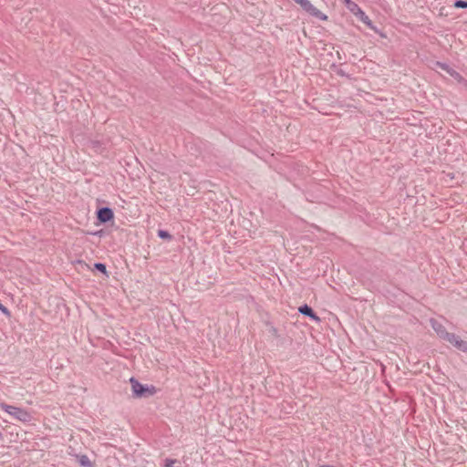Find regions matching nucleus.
<instances>
[{
  "mask_svg": "<svg viewBox=\"0 0 467 467\" xmlns=\"http://www.w3.org/2000/svg\"><path fill=\"white\" fill-rule=\"evenodd\" d=\"M130 382L131 385L132 395L135 398H149L156 393V388L154 386L141 384L133 377L130 379Z\"/></svg>",
  "mask_w": 467,
  "mask_h": 467,
  "instance_id": "f257e3e1",
  "label": "nucleus"
},
{
  "mask_svg": "<svg viewBox=\"0 0 467 467\" xmlns=\"http://www.w3.org/2000/svg\"><path fill=\"white\" fill-rule=\"evenodd\" d=\"M0 408L9 415L13 416L16 420L22 422H29L32 420L30 412L23 408L8 405L4 402L0 403Z\"/></svg>",
  "mask_w": 467,
  "mask_h": 467,
  "instance_id": "f03ea898",
  "label": "nucleus"
},
{
  "mask_svg": "<svg viewBox=\"0 0 467 467\" xmlns=\"http://www.w3.org/2000/svg\"><path fill=\"white\" fill-rule=\"evenodd\" d=\"M296 4H298L301 8L308 13L310 16L318 18L322 21L327 20V16L323 14L320 10H318L317 7H315L310 1L308 0H293Z\"/></svg>",
  "mask_w": 467,
  "mask_h": 467,
  "instance_id": "7ed1b4c3",
  "label": "nucleus"
},
{
  "mask_svg": "<svg viewBox=\"0 0 467 467\" xmlns=\"http://www.w3.org/2000/svg\"><path fill=\"white\" fill-rule=\"evenodd\" d=\"M431 325L433 330L437 333V335L443 340H446L448 342L450 338H454V333L448 332L444 326L441 324L439 321L435 319H431Z\"/></svg>",
  "mask_w": 467,
  "mask_h": 467,
  "instance_id": "20e7f679",
  "label": "nucleus"
},
{
  "mask_svg": "<svg viewBox=\"0 0 467 467\" xmlns=\"http://www.w3.org/2000/svg\"><path fill=\"white\" fill-rule=\"evenodd\" d=\"M97 219L100 223H107L114 219V212L109 207H100L97 210Z\"/></svg>",
  "mask_w": 467,
  "mask_h": 467,
  "instance_id": "39448f33",
  "label": "nucleus"
},
{
  "mask_svg": "<svg viewBox=\"0 0 467 467\" xmlns=\"http://www.w3.org/2000/svg\"><path fill=\"white\" fill-rule=\"evenodd\" d=\"M353 15H355L360 21H362L365 25H367L375 33H378V34H379L380 36H383V34H381L379 32L378 27L376 26H374L372 21L369 19V17L365 14V12L360 7H358V11H355L353 13Z\"/></svg>",
  "mask_w": 467,
  "mask_h": 467,
  "instance_id": "423d86ee",
  "label": "nucleus"
},
{
  "mask_svg": "<svg viewBox=\"0 0 467 467\" xmlns=\"http://www.w3.org/2000/svg\"><path fill=\"white\" fill-rule=\"evenodd\" d=\"M298 312L301 315L309 317L313 321L320 322V317L317 315V313L313 310V308L311 306H309L307 304H304L301 306H299Z\"/></svg>",
  "mask_w": 467,
  "mask_h": 467,
  "instance_id": "0eeeda50",
  "label": "nucleus"
},
{
  "mask_svg": "<svg viewBox=\"0 0 467 467\" xmlns=\"http://www.w3.org/2000/svg\"><path fill=\"white\" fill-rule=\"evenodd\" d=\"M448 342L453 345L459 350L467 353V341L461 339L457 335L454 334V338H450Z\"/></svg>",
  "mask_w": 467,
  "mask_h": 467,
  "instance_id": "6e6552de",
  "label": "nucleus"
},
{
  "mask_svg": "<svg viewBox=\"0 0 467 467\" xmlns=\"http://www.w3.org/2000/svg\"><path fill=\"white\" fill-rule=\"evenodd\" d=\"M90 147L98 153H102L105 150V143L103 141L94 140H90Z\"/></svg>",
  "mask_w": 467,
  "mask_h": 467,
  "instance_id": "1a4fd4ad",
  "label": "nucleus"
},
{
  "mask_svg": "<svg viewBox=\"0 0 467 467\" xmlns=\"http://www.w3.org/2000/svg\"><path fill=\"white\" fill-rule=\"evenodd\" d=\"M346 5V7L353 14L355 11H358L359 5L352 1V0H342Z\"/></svg>",
  "mask_w": 467,
  "mask_h": 467,
  "instance_id": "9d476101",
  "label": "nucleus"
},
{
  "mask_svg": "<svg viewBox=\"0 0 467 467\" xmlns=\"http://www.w3.org/2000/svg\"><path fill=\"white\" fill-rule=\"evenodd\" d=\"M78 462L83 467H92L93 466V464L90 462L89 458L87 455H85V454L80 455L78 457Z\"/></svg>",
  "mask_w": 467,
  "mask_h": 467,
  "instance_id": "9b49d317",
  "label": "nucleus"
},
{
  "mask_svg": "<svg viewBox=\"0 0 467 467\" xmlns=\"http://www.w3.org/2000/svg\"><path fill=\"white\" fill-rule=\"evenodd\" d=\"M158 236L161 239L171 241L172 240V235L166 230L160 229L157 233Z\"/></svg>",
  "mask_w": 467,
  "mask_h": 467,
  "instance_id": "f8f14e48",
  "label": "nucleus"
},
{
  "mask_svg": "<svg viewBox=\"0 0 467 467\" xmlns=\"http://www.w3.org/2000/svg\"><path fill=\"white\" fill-rule=\"evenodd\" d=\"M94 269L102 273L105 275H108L107 266L103 263H95Z\"/></svg>",
  "mask_w": 467,
  "mask_h": 467,
  "instance_id": "ddd939ff",
  "label": "nucleus"
},
{
  "mask_svg": "<svg viewBox=\"0 0 467 467\" xmlns=\"http://www.w3.org/2000/svg\"><path fill=\"white\" fill-rule=\"evenodd\" d=\"M448 74L459 82H462V80H463L462 75L453 68L451 69Z\"/></svg>",
  "mask_w": 467,
  "mask_h": 467,
  "instance_id": "4468645a",
  "label": "nucleus"
},
{
  "mask_svg": "<svg viewBox=\"0 0 467 467\" xmlns=\"http://www.w3.org/2000/svg\"><path fill=\"white\" fill-rule=\"evenodd\" d=\"M453 5L456 8H467V1L456 0Z\"/></svg>",
  "mask_w": 467,
  "mask_h": 467,
  "instance_id": "2eb2a0df",
  "label": "nucleus"
},
{
  "mask_svg": "<svg viewBox=\"0 0 467 467\" xmlns=\"http://www.w3.org/2000/svg\"><path fill=\"white\" fill-rule=\"evenodd\" d=\"M0 311L7 317H11L10 310L0 302Z\"/></svg>",
  "mask_w": 467,
  "mask_h": 467,
  "instance_id": "dca6fc26",
  "label": "nucleus"
},
{
  "mask_svg": "<svg viewBox=\"0 0 467 467\" xmlns=\"http://www.w3.org/2000/svg\"><path fill=\"white\" fill-rule=\"evenodd\" d=\"M437 65L440 68H441L442 70L446 71L447 73H449V71L451 69H452V67H451L448 64L446 63H442V62H437Z\"/></svg>",
  "mask_w": 467,
  "mask_h": 467,
  "instance_id": "f3484780",
  "label": "nucleus"
},
{
  "mask_svg": "<svg viewBox=\"0 0 467 467\" xmlns=\"http://www.w3.org/2000/svg\"><path fill=\"white\" fill-rule=\"evenodd\" d=\"M269 332L275 337H279V334H278V330L276 327H271L270 329H269Z\"/></svg>",
  "mask_w": 467,
  "mask_h": 467,
  "instance_id": "a211bd4d",
  "label": "nucleus"
},
{
  "mask_svg": "<svg viewBox=\"0 0 467 467\" xmlns=\"http://www.w3.org/2000/svg\"><path fill=\"white\" fill-rule=\"evenodd\" d=\"M337 75L345 76V72L342 69L337 70Z\"/></svg>",
  "mask_w": 467,
  "mask_h": 467,
  "instance_id": "6ab92c4d",
  "label": "nucleus"
},
{
  "mask_svg": "<svg viewBox=\"0 0 467 467\" xmlns=\"http://www.w3.org/2000/svg\"><path fill=\"white\" fill-rule=\"evenodd\" d=\"M462 82L464 84L465 87H467V80L463 78V80H462Z\"/></svg>",
  "mask_w": 467,
  "mask_h": 467,
  "instance_id": "aec40b11",
  "label": "nucleus"
},
{
  "mask_svg": "<svg viewBox=\"0 0 467 467\" xmlns=\"http://www.w3.org/2000/svg\"><path fill=\"white\" fill-rule=\"evenodd\" d=\"M321 467H335L333 465H328V464H325V465H322Z\"/></svg>",
  "mask_w": 467,
  "mask_h": 467,
  "instance_id": "412c9836",
  "label": "nucleus"
},
{
  "mask_svg": "<svg viewBox=\"0 0 467 467\" xmlns=\"http://www.w3.org/2000/svg\"><path fill=\"white\" fill-rule=\"evenodd\" d=\"M4 439L3 433L0 431V440L2 441Z\"/></svg>",
  "mask_w": 467,
  "mask_h": 467,
  "instance_id": "4be33fe9",
  "label": "nucleus"
}]
</instances>
